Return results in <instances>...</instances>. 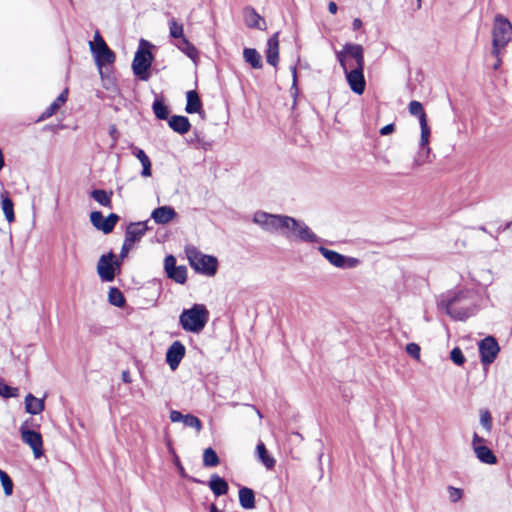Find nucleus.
I'll return each mask as SVG.
<instances>
[{
  "label": "nucleus",
  "mask_w": 512,
  "mask_h": 512,
  "mask_svg": "<svg viewBox=\"0 0 512 512\" xmlns=\"http://www.w3.org/2000/svg\"><path fill=\"white\" fill-rule=\"evenodd\" d=\"M252 221L269 233L280 234L287 239H291L301 220L280 214H270L264 211H257L253 215Z\"/></svg>",
  "instance_id": "1"
},
{
  "label": "nucleus",
  "mask_w": 512,
  "mask_h": 512,
  "mask_svg": "<svg viewBox=\"0 0 512 512\" xmlns=\"http://www.w3.org/2000/svg\"><path fill=\"white\" fill-rule=\"evenodd\" d=\"M447 314L456 320H465L474 314L475 305L472 293L469 291H460L448 300H443Z\"/></svg>",
  "instance_id": "2"
},
{
  "label": "nucleus",
  "mask_w": 512,
  "mask_h": 512,
  "mask_svg": "<svg viewBox=\"0 0 512 512\" xmlns=\"http://www.w3.org/2000/svg\"><path fill=\"white\" fill-rule=\"evenodd\" d=\"M511 39L512 24L503 15H496L492 27L491 55H498L500 50H505Z\"/></svg>",
  "instance_id": "3"
},
{
  "label": "nucleus",
  "mask_w": 512,
  "mask_h": 512,
  "mask_svg": "<svg viewBox=\"0 0 512 512\" xmlns=\"http://www.w3.org/2000/svg\"><path fill=\"white\" fill-rule=\"evenodd\" d=\"M208 316V310L204 305L194 304L192 308L183 310L179 321L185 331L198 333L205 327Z\"/></svg>",
  "instance_id": "4"
},
{
  "label": "nucleus",
  "mask_w": 512,
  "mask_h": 512,
  "mask_svg": "<svg viewBox=\"0 0 512 512\" xmlns=\"http://www.w3.org/2000/svg\"><path fill=\"white\" fill-rule=\"evenodd\" d=\"M336 58L343 70L349 67H364V49L360 44L346 43L341 51L336 52Z\"/></svg>",
  "instance_id": "5"
},
{
  "label": "nucleus",
  "mask_w": 512,
  "mask_h": 512,
  "mask_svg": "<svg viewBox=\"0 0 512 512\" xmlns=\"http://www.w3.org/2000/svg\"><path fill=\"white\" fill-rule=\"evenodd\" d=\"M293 241H299L303 243H318V251L322 254V256H343L342 254L329 250L324 247V244L327 241L318 237L311 228L303 221H301L297 228H295V232L292 235L291 239Z\"/></svg>",
  "instance_id": "6"
},
{
  "label": "nucleus",
  "mask_w": 512,
  "mask_h": 512,
  "mask_svg": "<svg viewBox=\"0 0 512 512\" xmlns=\"http://www.w3.org/2000/svg\"><path fill=\"white\" fill-rule=\"evenodd\" d=\"M143 45L149 46V43L143 39L141 40L140 48L136 51L132 62V70L140 80L147 81L150 77L148 70L151 67L153 56L149 49L142 47Z\"/></svg>",
  "instance_id": "7"
},
{
  "label": "nucleus",
  "mask_w": 512,
  "mask_h": 512,
  "mask_svg": "<svg viewBox=\"0 0 512 512\" xmlns=\"http://www.w3.org/2000/svg\"><path fill=\"white\" fill-rule=\"evenodd\" d=\"M89 46L100 71L104 64L114 63L115 53L108 47L99 31L95 32L94 41L89 42Z\"/></svg>",
  "instance_id": "8"
},
{
  "label": "nucleus",
  "mask_w": 512,
  "mask_h": 512,
  "mask_svg": "<svg viewBox=\"0 0 512 512\" xmlns=\"http://www.w3.org/2000/svg\"><path fill=\"white\" fill-rule=\"evenodd\" d=\"M148 221L134 222L127 226L124 243L119 256H127L147 232Z\"/></svg>",
  "instance_id": "9"
},
{
  "label": "nucleus",
  "mask_w": 512,
  "mask_h": 512,
  "mask_svg": "<svg viewBox=\"0 0 512 512\" xmlns=\"http://www.w3.org/2000/svg\"><path fill=\"white\" fill-rule=\"evenodd\" d=\"M123 258H99L97 273L102 282H112L121 271Z\"/></svg>",
  "instance_id": "10"
},
{
  "label": "nucleus",
  "mask_w": 512,
  "mask_h": 512,
  "mask_svg": "<svg viewBox=\"0 0 512 512\" xmlns=\"http://www.w3.org/2000/svg\"><path fill=\"white\" fill-rule=\"evenodd\" d=\"M19 431L22 441L32 449L35 458L41 457L43 455V439L41 434L30 430L27 421L20 426Z\"/></svg>",
  "instance_id": "11"
},
{
  "label": "nucleus",
  "mask_w": 512,
  "mask_h": 512,
  "mask_svg": "<svg viewBox=\"0 0 512 512\" xmlns=\"http://www.w3.org/2000/svg\"><path fill=\"white\" fill-rule=\"evenodd\" d=\"M408 110L411 115L417 116L419 119L421 129V142L422 145H425L429 141L431 131L423 106L419 101L413 100L409 103Z\"/></svg>",
  "instance_id": "12"
},
{
  "label": "nucleus",
  "mask_w": 512,
  "mask_h": 512,
  "mask_svg": "<svg viewBox=\"0 0 512 512\" xmlns=\"http://www.w3.org/2000/svg\"><path fill=\"white\" fill-rule=\"evenodd\" d=\"M499 350V345L492 336H488L481 340L479 343V352L482 364L490 365L493 363L499 353Z\"/></svg>",
  "instance_id": "13"
},
{
  "label": "nucleus",
  "mask_w": 512,
  "mask_h": 512,
  "mask_svg": "<svg viewBox=\"0 0 512 512\" xmlns=\"http://www.w3.org/2000/svg\"><path fill=\"white\" fill-rule=\"evenodd\" d=\"M119 220V216L115 213H111L108 217H104L100 211H93L90 213V221L92 225L105 234L113 231L116 223Z\"/></svg>",
  "instance_id": "14"
},
{
  "label": "nucleus",
  "mask_w": 512,
  "mask_h": 512,
  "mask_svg": "<svg viewBox=\"0 0 512 512\" xmlns=\"http://www.w3.org/2000/svg\"><path fill=\"white\" fill-rule=\"evenodd\" d=\"M364 67H349L344 70L347 82L351 90L361 95L365 90Z\"/></svg>",
  "instance_id": "15"
},
{
  "label": "nucleus",
  "mask_w": 512,
  "mask_h": 512,
  "mask_svg": "<svg viewBox=\"0 0 512 512\" xmlns=\"http://www.w3.org/2000/svg\"><path fill=\"white\" fill-rule=\"evenodd\" d=\"M195 272L205 276H214L218 268V258H188Z\"/></svg>",
  "instance_id": "16"
},
{
  "label": "nucleus",
  "mask_w": 512,
  "mask_h": 512,
  "mask_svg": "<svg viewBox=\"0 0 512 512\" xmlns=\"http://www.w3.org/2000/svg\"><path fill=\"white\" fill-rule=\"evenodd\" d=\"M164 269L169 279L179 284L186 282L187 268L184 265H176V258H164Z\"/></svg>",
  "instance_id": "17"
},
{
  "label": "nucleus",
  "mask_w": 512,
  "mask_h": 512,
  "mask_svg": "<svg viewBox=\"0 0 512 512\" xmlns=\"http://www.w3.org/2000/svg\"><path fill=\"white\" fill-rule=\"evenodd\" d=\"M185 346L180 341L171 344L166 352V362L171 370H176L185 356Z\"/></svg>",
  "instance_id": "18"
},
{
  "label": "nucleus",
  "mask_w": 512,
  "mask_h": 512,
  "mask_svg": "<svg viewBox=\"0 0 512 512\" xmlns=\"http://www.w3.org/2000/svg\"><path fill=\"white\" fill-rule=\"evenodd\" d=\"M177 216L176 211L171 206H161L154 209L151 218L156 224L165 225L171 222Z\"/></svg>",
  "instance_id": "19"
},
{
  "label": "nucleus",
  "mask_w": 512,
  "mask_h": 512,
  "mask_svg": "<svg viewBox=\"0 0 512 512\" xmlns=\"http://www.w3.org/2000/svg\"><path fill=\"white\" fill-rule=\"evenodd\" d=\"M243 16L245 24L250 28H256L259 30L266 29L265 20L256 12V10L250 6L244 8Z\"/></svg>",
  "instance_id": "20"
},
{
  "label": "nucleus",
  "mask_w": 512,
  "mask_h": 512,
  "mask_svg": "<svg viewBox=\"0 0 512 512\" xmlns=\"http://www.w3.org/2000/svg\"><path fill=\"white\" fill-rule=\"evenodd\" d=\"M278 32L275 33L268 39L267 42V51H266V60L267 62L276 67L279 60V41H278Z\"/></svg>",
  "instance_id": "21"
},
{
  "label": "nucleus",
  "mask_w": 512,
  "mask_h": 512,
  "mask_svg": "<svg viewBox=\"0 0 512 512\" xmlns=\"http://www.w3.org/2000/svg\"><path fill=\"white\" fill-rule=\"evenodd\" d=\"M168 125L174 132L181 135L186 134L191 128L189 119L180 115L171 116Z\"/></svg>",
  "instance_id": "22"
},
{
  "label": "nucleus",
  "mask_w": 512,
  "mask_h": 512,
  "mask_svg": "<svg viewBox=\"0 0 512 512\" xmlns=\"http://www.w3.org/2000/svg\"><path fill=\"white\" fill-rule=\"evenodd\" d=\"M45 408L44 399L35 397L29 393L25 397V410L32 415L40 414Z\"/></svg>",
  "instance_id": "23"
},
{
  "label": "nucleus",
  "mask_w": 512,
  "mask_h": 512,
  "mask_svg": "<svg viewBox=\"0 0 512 512\" xmlns=\"http://www.w3.org/2000/svg\"><path fill=\"white\" fill-rule=\"evenodd\" d=\"M208 484L214 495L217 497L227 494L229 490L228 483L217 474L211 475Z\"/></svg>",
  "instance_id": "24"
},
{
  "label": "nucleus",
  "mask_w": 512,
  "mask_h": 512,
  "mask_svg": "<svg viewBox=\"0 0 512 512\" xmlns=\"http://www.w3.org/2000/svg\"><path fill=\"white\" fill-rule=\"evenodd\" d=\"M419 147L420 149L417 153V156L414 158L412 163L413 169H417L421 165L425 163H430L432 161L430 158L431 149L429 147V141L425 145H422V142L420 141Z\"/></svg>",
  "instance_id": "25"
},
{
  "label": "nucleus",
  "mask_w": 512,
  "mask_h": 512,
  "mask_svg": "<svg viewBox=\"0 0 512 512\" xmlns=\"http://www.w3.org/2000/svg\"><path fill=\"white\" fill-rule=\"evenodd\" d=\"M68 90L65 89L51 104L50 106L41 114L39 117V121L45 120L53 116L57 110L60 108L62 104H64L67 100Z\"/></svg>",
  "instance_id": "26"
},
{
  "label": "nucleus",
  "mask_w": 512,
  "mask_h": 512,
  "mask_svg": "<svg viewBox=\"0 0 512 512\" xmlns=\"http://www.w3.org/2000/svg\"><path fill=\"white\" fill-rule=\"evenodd\" d=\"M239 503L244 509L255 508V494L251 488L241 487L239 489Z\"/></svg>",
  "instance_id": "27"
},
{
  "label": "nucleus",
  "mask_w": 512,
  "mask_h": 512,
  "mask_svg": "<svg viewBox=\"0 0 512 512\" xmlns=\"http://www.w3.org/2000/svg\"><path fill=\"white\" fill-rule=\"evenodd\" d=\"M474 453L478 460L481 461L482 463L490 465L497 463V458L494 455L493 451L485 445L474 447Z\"/></svg>",
  "instance_id": "28"
},
{
  "label": "nucleus",
  "mask_w": 512,
  "mask_h": 512,
  "mask_svg": "<svg viewBox=\"0 0 512 512\" xmlns=\"http://www.w3.org/2000/svg\"><path fill=\"white\" fill-rule=\"evenodd\" d=\"M187 103L185 107V111L189 114L192 113H200L202 108L201 100L198 96V93L194 90L187 92Z\"/></svg>",
  "instance_id": "29"
},
{
  "label": "nucleus",
  "mask_w": 512,
  "mask_h": 512,
  "mask_svg": "<svg viewBox=\"0 0 512 512\" xmlns=\"http://www.w3.org/2000/svg\"><path fill=\"white\" fill-rule=\"evenodd\" d=\"M243 58L245 62L249 63L254 69H260L262 67L261 55L254 48H245Z\"/></svg>",
  "instance_id": "30"
},
{
  "label": "nucleus",
  "mask_w": 512,
  "mask_h": 512,
  "mask_svg": "<svg viewBox=\"0 0 512 512\" xmlns=\"http://www.w3.org/2000/svg\"><path fill=\"white\" fill-rule=\"evenodd\" d=\"M256 453L259 460L267 469H272L275 466V459L268 455V452L263 442H259L257 444Z\"/></svg>",
  "instance_id": "31"
},
{
  "label": "nucleus",
  "mask_w": 512,
  "mask_h": 512,
  "mask_svg": "<svg viewBox=\"0 0 512 512\" xmlns=\"http://www.w3.org/2000/svg\"><path fill=\"white\" fill-rule=\"evenodd\" d=\"M112 194H113L112 191L107 192V191L102 190V189H94L91 192V197L96 202H98L100 205H102L104 207L111 208L112 207V203H111V196H112Z\"/></svg>",
  "instance_id": "32"
},
{
  "label": "nucleus",
  "mask_w": 512,
  "mask_h": 512,
  "mask_svg": "<svg viewBox=\"0 0 512 512\" xmlns=\"http://www.w3.org/2000/svg\"><path fill=\"white\" fill-rule=\"evenodd\" d=\"M108 302L116 307H124L126 300L120 289L111 287L108 292Z\"/></svg>",
  "instance_id": "33"
},
{
  "label": "nucleus",
  "mask_w": 512,
  "mask_h": 512,
  "mask_svg": "<svg viewBox=\"0 0 512 512\" xmlns=\"http://www.w3.org/2000/svg\"><path fill=\"white\" fill-rule=\"evenodd\" d=\"M177 47L192 60H195L198 57L196 47L186 37H182L177 44Z\"/></svg>",
  "instance_id": "34"
},
{
  "label": "nucleus",
  "mask_w": 512,
  "mask_h": 512,
  "mask_svg": "<svg viewBox=\"0 0 512 512\" xmlns=\"http://www.w3.org/2000/svg\"><path fill=\"white\" fill-rule=\"evenodd\" d=\"M329 262L341 269H350L354 268L359 264L358 258H327Z\"/></svg>",
  "instance_id": "35"
},
{
  "label": "nucleus",
  "mask_w": 512,
  "mask_h": 512,
  "mask_svg": "<svg viewBox=\"0 0 512 512\" xmlns=\"http://www.w3.org/2000/svg\"><path fill=\"white\" fill-rule=\"evenodd\" d=\"M155 116L160 120H166L169 116V108L162 99H156L152 104Z\"/></svg>",
  "instance_id": "36"
},
{
  "label": "nucleus",
  "mask_w": 512,
  "mask_h": 512,
  "mask_svg": "<svg viewBox=\"0 0 512 512\" xmlns=\"http://www.w3.org/2000/svg\"><path fill=\"white\" fill-rule=\"evenodd\" d=\"M1 203H2V210L5 214V217H6V220L11 223L15 220V215H14V204L12 202V200L7 197V196H4L3 194L1 195Z\"/></svg>",
  "instance_id": "37"
},
{
  "label": "nucleus",
  "mask_w": 512,
  "mask_h": 512,
  "mask_svg": "<svg viewBox=\"0 0 512 512\" xmlns=\"http://www.w3.org/2000/svg\"><path fill=\"white\" fill-rule=\"evenodd\" d=\"M219 464V457L215 450L208 447L203 452V465L205 467H215Z\"/></svg>",
  "instance_id": "38"
},
{
  "label": "nucleus",
  "mask_w": 512,
  "mask_h": 512,
  "mask_svg": "<svg viewBox=\"0 0 512 512\" xmlns=\"http://www.w3.org/2000/svg\"><path fill=\"white\" fill-rule=\"evenodd\" d=\"M168 24L169 34L172 38L181 40L182 37H185L183 25L179 23L175 18H171Z\"/></svg>",
  "instance_id": "39"
},
{
  "label": "nucleus",
  "mask_w": 512,
  "mask_h": 512,
  "mask_svg": "<svg viewBox=\"0 0 512 512\" xmlns=\"http://www.w3.org/2000/svg\"><path fill=\"white\" fill-rule=\"evenodd\" d=\"M0 396L3 398H15L19 396V389L16 387H11L4 383L3 380H0Z\"/></svg>",
  "instance_id": "40"
},
{
  "label": "nucleus",
  "mask_w": 512,
  "mask_h": 512,
  "mask_svg": "<svg viewBox=\"0 0 512 512\" xmlns=\"http://www.w3.org/2000/svg\"><path fill=\"white\" fill-rule=\"evenodd\" d=\"M182 422L185 426L194 428L197 432H200L202 429L200 419L192 414L184 415Z\"/></svg>",
  "instance_id": "41"
},
{
  "label": "nucleus",
  "mask_w": 512,
  "mask_h": 512,
  "mask_svg": "<svg viewBox=\"0 0 512 512\" xmlns=\"http://www.w3.org/2000/svg\"><path fill=\"white\" fill-rule=\"evenodd\" d=\"M0 481L3 486V490L6 496H10L13 493V482L9 475L4 472L1 473Z\"/></svg>",
  "instance_id": "42"
},
{
  "label": "nucleus",
  "mask_w": 512,
  "mask_h": 512,
  "mask_svg": "<svg viewBox=\"0 0 512 512\" xmlns=\"http://www.w3.org/2000/svg\"><path fill=\"white\" fill-rule=\"evenodd\" d=\"M450 359L456 364V365H463L466 361L465 356L463 355L461 349L459 347H455L450 352Z\"/></svg>",
  "instance_id": "43"
},
{
  "label": "nucleus",
  "mask_w": 512,
  "mask_h": 512,
  "mask_svg": "<svg viewBox=\"0 0 512 512\" xmlns=\"http://www.w3.org/2000/svg\"><path fill=\"white\" fill-rule=\"evenodd\" d=\"M480 423L486 431L490 432L492 429V418L488 410H484L480 415Z\"/></svg>",
  "instance_id": "44"
},
{
  "label": "nucleus",
  "mask_w": 512,
  "mask_h": 512,
  "mask_svg": "<svg viewBox=\"0 0 512 512\" xmlns=\"http://www.w3.org/2000/svg\"><path fill=\"white\" fill-rule=\"evenodd\" d=\"M406 352L413 358L419 360L420 358V347L416 343H409L406 346Z\"/></svg>",
  "instance_id": "45"
},
{
  "label": "nucleus",
  "mask_w": 512,
  "mask_h": 512,
  "mask_svg": "<svg viewBox=\"0 0 512 512\" xmlns=\"http://www.w3.org/2000/svg\"><path fill=\"white\" fill-rule=\"evenodd\" d=\"M448 492H449V498H450L451 502H453V503H456L462 497V490L459 488L449 486Z\"/></svg>",
  "instance_id": "46"
},
{
  "label": "nucleus",
  "mask_w": 512,
  "mask_h": 512,
  "mask_svg": "<svg viewBox=\"0 0 512 512\" xmlns=\"http://www.w3.org/2000/svg\"><path fill=\"white\" fill-rule=\"evenodd\" d=\"M131 149H132V154L142 163L143 161H146L147 159H149V157L146 155V153L144 152V150L138 148V147H135V146H131Z\"/></svg>",
  "instance_id": "47"
},
{
  "label": "nucleus",
  "mask_w": 512,
  "mask_h": 512,
  "mask_svg": "<svg viewBox=\"0 0 512 512\" xmlns=\"http://www.w3.org/2000/svg\"><path fill=\"white\" fill-rule=\"evenodd\" d=\"M185 256H208L207 254L201 253L195 246L193 245H186L185 246Z\"/></svg>",
  "instance_id": "48"
},
{
  "label": "nucleus",
  "mask_w": 512,
  "mask_h": 512,
  "mask_svg": "<svg viewBox=\"0 0 512 512\" xmlns=\"http://www.w3.org/2000/svg\"><path fill=\"white\" fill-rule=\"evenodd\" d=\"M141 164H142L141 175L143 177L151 176V161H150V159H147L146 161H143Z\"/></svg>",
  "instance_id": "49"
},
{
  "label": "nucleus",
  "mask_w": 512,
  "mask_h": 512,
  "mask_svg": "<svg viewBox=\"0 0 512 512\" xmlns=\"http://www.w3.org/2000/svg\"><path fill=\"white\" fill-rule=\"evenodd\" d=\"M504 52H505V50H500L498 55H491L492 57L495 58V62L492 65V68L494 70H498L500 68V66L502 65V57L504 55Z\"/></svg>",
  "instance_id": "50"
},
{
  "label": "nucleus",
  "mask_w": 512,
  "mask_h": 512,
  "mask_svg": "<svg viewBox=\"0 0 512 512\" xmlns=\"http://www.w3.org/2000/svg\"><path fill=\"white\" fill-rule=\"evenodd\" d=\"M183 417H184V415L181 412L177 411V410H172L170 412V420L172 422H174V423L182 422Z\"/></svg>",
  "instance_id": "51"
},
{
  "label": "nucleus",
  "mask_w": 512,
  "mask_h": 512,
  "mask_svg": "<svg viewBox=\"0 0 512 512\" xmlns=\"http://www.w3.org/2000/svg\"><path fill=\"white\" fill-rule=\"evenodd\" d=\"M395 130V125L393 123L391 124H388V125H385L384 127H382L380 129V134L385 136V135H389L391 133H393Z\"/></svg>",
  "instance_id": "52"
},
{
  "label": "nucleus",
  "mask_w": 512,
  "mask_h": 512,
  "mask_svg": "<svg viewBox=\"0 0 512 512\" xmlns=\"http://www.w3.org/2000/svg\"><path fill=\"white\" fill-rule=\"evenodd\" d=\"M109 134H110V136H111V138L113 140V144L112 145H115L116 141L118 140V136H119L118 130H117L115 125H111L110 126Z\"/></svg>",
  "instance_id": "53"
},
{
  "label": "nucleus",
  "mask_w": 512,
  "mask_h": 512,
  "mask_svg": "<svg viewBox=\"0 0 512 512\" xmlns=\"http://www.w3.org/2000/svg\"><path fill=\"white\" fill-rule=\"evenodd\" d=\"M484 442H485L484 438H482L478 434L474 433L473 441H472L473 448L483 446L482 443H484Z\"/></svg>",
  "instance_id": "54"
},
{
  "label": "nucleus",
  "mask_w": 512,
  "mask_h": 512,
  "mask_svg": "<svg viewBox=\"0 0 512 512\" xmlns=\"http://www.w3.org/2000/svg\"><path fill=\"white\" fill-rule=\"evenodd\" d=\"M328 10L331 14H336L338 10L337 4L333 1L329 2Z\"/></svg>",
  "instance_id": "55"
},
{
  "label": "nucleus",
  "mask_w": 512,
  "mask_h": 512,
  "mask_svg": "<svg viewBox=\"0 0 512 512\" xmlns=\"http://www.w3.org/2000/svg\"><path fill=\"white\" fill-rule=\"evenodd\" d=\"M353 29L358 30L362 27V21L359 18H355L352 23Z\"/></svg>",
  "instance_id": "56"
},
{
  "label": "nucleus",
  "mask_w": 512,
  "mask_h": 512,
  "mask_svg": "<svg viewBox=\"0 0 512 512\" xmlns=\"http://www.w3.org/2000/svg\"><path fill=\"white\" fill-rule=\"evenodd\" d=\"M122 380L125 382V383H130L131 382V379H130V374L128 371H123L122 372Z\"/></svg>",
  "instance_id": "57"
},
{
  "label": "nucleus",
  "mask_w": 512,
  "mask_h": 512,
  "mask_svg": "<svg viewBox=\"0 0 512 512\" xmlns=\"http://www.w3.org/2000/svg\"><path fill=\"white\" fill-rule=\"evenodd\" d=\"M4 167V157L2 150L0 149V170Z\"/></svg>",
  "instance_id": "58"
},
{
  "label": "nucleus",
  "mask_w": 512,
  "mask_h": 512,
  "mask_svg": "<svg viewBox=\"0 0 512 512\" xmlns=\"http://www.w3.org/2000/svg\"><path fill=\"white\" fill-rule=\"evenodd\" d=\"M209 512H221L218 510L215 504H211L209 507Z\"/></svg>",
  "instance_id": "59"
},
{
  "label": "nucleus",
  "mask_w": 512,
  "mask_h": 512,
  "mask_svg": "<svg viewBox=\"0 0 512 512\" xmlns=\"http://www.w3.org/2000/svg\"><path fill=\"white\" fill-rule=\"evenodd\" d=\"M293 85H296V67H292Z\"/></svg>",
  "instance_id": "60"
},
{
  "label": "nucleus",
  "mask_w": 512,
  "mask_h": 512,
  "mask_svg": "<svg viewBox=\"0 0 512 512\" xmlns=\"http://www.w3.org/2000/svg\"><path fill=\"white\" fill-rule=\"evenodd\" d=\"M249 406L252 407L256 411L258 417L261 419L262 418L261 412L257 408H255L253 405H249Z\"/></svg>",
  "instance_id": "61"
},
{
  "label": "nucleus",
  "mask_w": 512,
  "mask_h": 512,
  "mask_svg": "<svg viewBox=\"0 0 512 512\" xmlns=\"http://www.w3.org/2000/svg\"><path fill=\"white\" fill-rule=\"evenodd\" d=\"M191 481L195 482V483H203V481L201 480H198L196 478H190Z\"/></svg>",
  "instance_id": "62"
},
{
  "label": "nucleus",
  "mask_w": 512,
  "mask_h": 512,
  "mask_svg": "<svg viewBox=\"0 0 512 512\" xmlns=\"http://www.w3.org/2000/svg\"><path fill=\"white\" fill-rule=\"evenodd\" d=\"M102 256H105V254H103ZM106 256L112 257V256H115V255L112 252H109L108 254H106Z\"/></svg>",
  "instance_id": "63"
},
{
  "label": "nucleus",
  "mask_w": 512,
  "mask_h": 512,
  "mask_svg": "<svg viewBox=\"0 0 512 512\" xmlns=\"http://www.w3.org/2000/svg\"><path fill=\"white\" fill-rule=\"evenodd\" d=\"M421 7V0H418V8Z\"/></svg>",
  "instance_id": "64"
}]
</instances>
